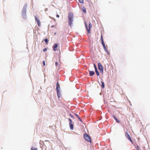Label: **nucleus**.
Here are the masks:
<instances>
[{
	"mask_svg": "<svg viewBox=\"0 0 150 150\" xmlns=\"http://www.w3.org/2000/svg\"><path fill=\"white\" fill-rule=\"evenodd\" d=\"M74 15L72 12H70L68 13V23L70 26H71L73 21Z\"/></svg>",
	"mask_w": 150,
	"mask_h": 150,
	"instance_id": "1",
	"label": "nucleus"
},
{
	"mask_svg": "<svg viewBox=\"0 0 150 150\" xmlns=\"http://www.w3.org/2000/svg\"><path fill=\"white\" fill-rule=\"evenodd\" d=\"M101 41L103 47L105 50L108 53V54H109L108 50L105 47V44L103 41L102 35H101Z\"/></svg>",
	"mask_w": 150,
	"mask_h": 150,
	"instance_id": "2",
	"label": "nucleus"
},
{
	"mask_svg": "<svg viewBox=\"0 0 150 150\" xmlns=\"http://www.w3.org/2000/svg\"><path fill=\"white\" fill-rule=\"evenodd\" d=\"M83 137L88 142H91V140L90 137L87 134H84Z\"/></svg>",
	"mask_w": 150,
	"mask_h": 150,
	"instance_id": "3",
	"label": "nucleus"
},
{
	"mask_svg": "<svg viewBox=\"0 0 150 150\" xmlns=\"http://www.w3.org/2000/svg\"><path fill=\"white\" fill-rule=\"evenodd\" d=\"M125 136L127 138V139L129 140L130 142H131L132 143H133V141L130 136L128 132H126L125 133Z\"/></svg>",
	"mask_w": 150,
	"mask_h": 150,
	"instance_id": "4",
	"label": "nucleus"
},
{
	"mask_svg": "<svg viewBox=\"0 0 150 150\" xmlns=\"http://www.w3.org/2000/svg\"><path fill=\"white\" fill-rule=\"evenodd\" d=\"M98 67L99 70H100L101 73H103V68L101 64L99 63H98Z\"/></svg>",
	"mask_w": 150,
	"mask_h": 150,
	"instance_id": "5",
	"label": "nucleus"
},
{
	"mask_svg": "<svg viewBox=\"0 0 150 150\" xmlns=\"http://www.w3.org/2000/svg\"><path fill=\"white\" fill-rule=\"evenodd\" d=\"M92 25L90 23H89V24L88 25V28L86 25V27L87 30V31L88 33H91L90 32V28L92 27Z\"/></svg>",
	"mask_w": 150,
	"mask_h": 150,
	"instance_id": "6",
	"label": "nucleus"
},
{
	"mask_svg": "<svg viewBox=\"0 0 150 150\" xmlns=\"http://www.w3.org/2000/svg\"><path fill=\"white\" fill-rule=\"evenodd\" d=\"M35 21L37 22L38 25L39 27H40L41 26L40 22V19L38 18L37 16H35Z\"/></svg>",
	"mask_w": 150,
	"mask_h": 150,
	"instance_id": "7",
	"label": "nucleus"
},
{
	"mask_svg": "<svg viewBox=\"0 0 150 150\" xmlns=\"http://www.w3.org/2000/svg\"><path fill=\"white\" fill-rule=\"evenodd\" d=\"M57 44H55L53 46V50L54 51H56L57 49Z\"/></svg>",
	"mask_w": 150,
	"mask_h": 150,
	"instance_id": "8",
	"label": "nucleus"
},
{
	"mask_svg": "<svg viewBox=\"0 0 150 150\" xmlns=\"http://www.w3.org/2000/svg\"><path fill=\"white\" fill-rule=\"evenodd\" d=\"M60 88L59 84V83L58 82H57V87L56 88V89L57 91H59V89Z\"/></svg>",
	"mask_w": 150,
	"mask_h": 150,
	"instance_id": "9",
	"label": "nucleus"
},
{
	"mask_svg": "<svg viewBox=\"0 0 150 150\" xmlns=\"http://www.w3.org/2000/svg\"><path fill=\"white\" fill-rule=\"evenodd\" d=\"M89 74L90 76H91L95 74L94 72L93 71H89Z\"/></svg>",
	"mask_w": 150,
	"mask_h": 150,
	"instance_id": "10",
	"label": "nucleus"
},
{
	"mask_svg": "<svg viewBox=\"0 0 150 150\" xmlns=\"http://www.w3.org/2000/svg\"><path fill=\"white\" fill-rule=\"evenodd\" d=\"M69 126L70 128V129L71 130H73L74 129V125L73 124L71 123L69 124Z\"/></svg>",
	"mask_w": 150,
	"mask_h": 150,
	"instance_id": "11",
	"label": "nucleus"
},
{
	"mask_svg": "<svg viewBox=\"0 0 150 150\" xmlns=\"http://www.w3.org/2000/svg\"><path fill=\"white\" fill-rule=\"evenodd\" d=\"M57 95L58 96V98H59L61 96V93L59 92V90L58 91H57Z\"/></svg>",
	"mask_w": 150,
	"mask_h": 150,
	"instance_id": "12",
	"label": "nucleus"
},
{
	"mask_svg": "<svg viewBox=\"0 0 150 150\" xmlns=\"http://www.w3.org/2000/svg\"><path fill=\"white\" fill-rule=\"evenodd\" d=\"M95 71L96 72V73L97 76H99V72H98V71L97 70V69H95Z\"/></svg>",
	"mask_w": 150,
	"mask_h": 150,
	"instance_id": "13",
	"label": "nucleus"
},
{
	"mask_svg": "<svg viewBox=\"0 0 150 150\" xmlns=\"http://www.w3.org/2000/svg\"><path fill=\"white\" fill-rule=\"evenodd\" d=\"M82 11H83L85 13H86V9L84 7H83L82 8Z\"/></svg>",
	"mask_w": 150,
	"mask_h": 150,
	"instance_id": "14",
	"label": "nucleus"
},
{
	"mask_svg": "<svg viewBox=\"0 0 150 150\" xmlns=\"http://www.w3.org/2000/svg\"><path fill=\"white\" fill-rule=\"evenodd\" d=\"M101 83H102V86L103 88H104L105 87V84L103 81H101Z\"/></svg>",
	"mask_w": 150,
	"mask_h": 150,
	"instance_id": "15",
	"label": "nucleus"
},
{
	"mask_svg": "<svg viewBox=\"0 0 150 150\" xmlns=\"http://www.w3.org/2000/svg\"><path fill=\"white\" fill-rule=\"evenodd\" d=\"M137 150H141L140 148L138 146H137Z\"/></svg>",
	"mask_w": 150,
	"mask_h": 150,
	"instance_id": "16",
	"label": "nucleus"
},
{
	"mask_svg": "<svg viewBox=\"0 0 150 150\" xmlns=\"http://www.w3.org/2000/svg\"><path fill=\"white\" fill-rule=\"evenodd\" d=\"M31 150H37V149L34 147H32Z\"/></svg>",
	"mask_w": 150,
	"mask_h": 150,
	"instance_id": "17",
	"label": "nucleus"
},
{
	"mask_svg": "<svg viewBox=\"0 0 150 150\" xmlns=\"http://www.w3.org/2000/svg\"><path fill=\"white\" fill-rule=\"evenodd\" d=\"M68 120L69 121V124L72 123V120L71 119H70V118H69Z\"/></svg>",
	"mask_w": 150,
	"mask_h": 150,
	"instance_id": "18",
	"label": "nucleus"
},
{
	"mask_svg": "<svg viewBox=\"0 0 150 150\" xmlns=\"http://www.w3.org/2000/svg\"><path fill=\"white\" fill-rule=\"evenodd\" d=\"M80 3H83V0H79Z\"/></svg>",
	"mask_w": 150,
	"mask_h": 150,
	"instance_id": "19",
	"label": "nucleus"
},
{
	"mask_svg": "<svg viewBox=\"0 0 150 150\" xmlns=\"http://www.w3.org/2000/svg\"><path fill=\"white\" fill-rule=\"evenodd\" d=\"M45 41L46 43L48 42V40L47 39H46L45 40Z\"/></svg>",
	"mask_w": 150,
	"mask_h": 150,
	"instance_id": "20",
	"label": "nucleus"
},
{
	"mask_svg": "<svg viewBox=\"0 0 150 150\" xmlns=\"http://www.w3.org/2000/svg\"><path fill=\"white\" fill-rule=\"evenodd\" d=\"M42 63H43L44 66H45V61H43Z\"/></svg>",
	"mask_w": 150,
	"mask_h": 150,
	"instance_id": "21",
	"label": "nucleus"
},
{
	"mask_svg": "<svg viewBox=\"0 0 150 150\" xmlns=\"http://www.w3.org/2000/svg\"><path fill=\"white\" fill-rule=\"evenodd\" d=\"M47 50V49L46 48H44L43 49V51L44 52Z\"/></svg>",
	"mask_w": 150,
	"mask_h": 150,
	"instance_id": "22",
	"label": "nucleus"
},
{
	"mask_svg": "<svg viewBox=\"0 0 150 150\" xmlns=\"http://www.w3.org/2000/svg\"><path fill=\"white\" fill-rule=\"evenodd\" d=\"M58 65V63L57 62H56L55 63V65L56 66H57Z\"/></svg>",
	"mask_w": 150,
	"mask_h": 150,
	"instance_id": "23",
	"label": "nucleus"
},
{
	"mask_svg": "<svg viewBox=\"0 0 150 150\" xmlns=\"http://www.w3.org/2000/svg\"><path fill=\"white\" fill-rule=\"evenodd\" d=\"M116 120L117 122L118 123H120V121L117 119H116Z\"/></svg>",
	"mask_w": 150,
	"mask_h": 150,
	"instance_id": "24",
	"label": "nucleus"
},
{
	"mask_svg": "<svg viewBox=\"0 0 150 150\" xmlns=\"http://www.w3.org/2000/svg\"><path fill=\"white\" fill-rule=\"evenodd\" d=\"M78 118L79 119V120L80 121H81V120L79 116H78Z\"/></svg>",
	"mask_w": 150,
	"mask_h": 150,
	"instance_id": "25",
	"label": "nucleus"
},
{
	"mask_svg": "<svg viewBox=\"0 0 150 150\" xmlns=\"http://www.w3.org/2000/svg\"><path fill=\"white\" fill-rule=\"evenodd\" d=\"M70 116L72 118H73L74 117L71 114H70Z\"/></svg>",
	"mask_w": 150,
	"mask_h": 150,
	"instance_id": "26",
	"label": "nucleus"
},
{
	"mask_svg": "<svg viewBox=\"0 0 150 150\" xmlns=\"http://www.w3.org/2000/svg\"><path fill=\"white\" fill-rule=\"evenodd\" d=\"M94 67H95V69H97V68L96 66V65L95 64H94Z\"/></svg>",
	"mask_w": 150,
	"mask_h": 150,
	"instance_id": "27",
	"label": "nucleus"
},
{
	"mask_svg": "<svg viewBox=\"0 0 150 150\" xmlns=\"http://www.w3.org/2000/svg\"><path fill=\"white\" fill-rule=\"evenodd\" d=\"M113 117L114 118L115 120L116 119H117L114 116H113Z\"/></svg>",
	"mask_w": 150,
	"mask_h": 150,
	"instance_id": "28",
	"label": "nucleus"
},
{
	"mask_svg": "<svg viewBox=\"0 0 150 150\" xmlns=\"http://www.w3.org/2000/svg\"><path fill=\"white\" fill-rule=\"evenodd\" d=\"M113 117L114 118L115 120L116 119H117L114 116H113Z\"/></svg>",
	"mask_w": 150,
	"mask_h": 150,
	"instance_id": "29",
	"label": "nucleus"
},
{
	"mask_svg": "<svg viewBox=\"0 0 150 150\" xmlns=\"http://www.w3.org/2000/svg\"><path fill=\"white\" fill-rule=\"evenodd\" d=\"M56 17L57 18H59V15H57L56 16Z\"/></svg>",
	"mask_w": 150,
	"mask_h": 150,
	"instance_id": "30",
	"label": "nucleus"
},
{
	"mask_svg": "<svg viewBox=\"0 0 150 150\" xmlns=\"http://www.w3.org/2000/svg\"><path fill=\"white\" fill-rule=\"evenodd\" d=\"M75 115L78 117V115L76 114H75Z\"/></svg>",
	"mask_w": 150,
	"mask_h": 150,
	"instance_id": "31",
	"label": "nucleus"
},
{
	"mask_svg": "<svg viewBox=\"0 0 150 150\" xmlns=\"http://www.w3.org/2000/svg\"><path fill=\"white\" fill-rule=\"evenodd\" d=\"M54 27V25H52V26H51V27H52H52Z\"/></svg>",
	"mask_w": 150,
	"mask_h": 150,
	"instance_id": "32",
	"label": "nucleus"
}]
</instances>
